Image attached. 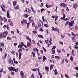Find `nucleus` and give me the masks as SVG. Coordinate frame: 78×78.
I'll return each instance as SVG.
<instances>
[{"instance_id": "25", "label": "nucleus", "mask_w": 78, "mask_h": 78, "mask_svg": "<svg viewBox=\"0 0 78 78\" xmlns=\"http://www.w3.org/2000/svg\"><path fill=\"white\" fill-rule=\"evenodd\" d=\"M13 5L14 6H16V1H14L13 2Z\"/></svg>"}, {"instance_id": "15", "label": "nucleus", "mask_w": 78, "mask_h": 78, "mask_svg": "<svg viewBox=\"0 0 78 78\" xmlns=\"http://www.w3.org/2000/svg\"><path fill=\"white\" fill-rule=\"evenodd\" d=\"M38 37H40V38H44V37L42 35H39L38 36Z\"/></svg>"}, {"instance_id": "29", "label": "nucleus", "mask_w": 78, "mask_h": 78, "mask_svg": "<svg viewBox=\"0 0 78 78\" xmlns=\"http://www.w3.org/2000/svg\"><path fill=\"white\" fill-rule=\"evenodd\" d=\"M23 21L24 23H25V24H27V22L26 20H25L24 19H23Z\"/></svg>"}, {"instance_id": "32", "label": "nucleus", "mask_w": 78, "mask_h": 78, "mask_svg": "<svg viewBox=\"0 0 78 78\" xmlns=\"http://www.w3.org/2000/svg\"><path fill=\"white\" fill-rule=\"evenodd\" d=\"M65 61L66 63L69 62V60L67 58H65Z\"/></svg>"}, {"instance_id": "44", "label": "nucleus", "mask_w": 78, "mask_h": 78, "mask_svg": "<svg viewBox=\"0 0 78 78\" xmlns=\"http://www.w3.org/2000/svg\"><path fill=\"white\" fill-rule=\"evenodd\" d=\"M40 6H41V7H42V6H44V4H43V3H41V5H40Z\"/></svg>"}, {"instance_id": "27", "label": "nucleus", "mask_w": 78, "mask_h": 78, "mask_svg": "<svg viewBox=\"0 0 78 78\" xmlns=\"http://www.w3.org/2000/svg\"><path fill=\"white\" fill-rule=\"evenodd\" d=\"M3 20H4V22H7V19H6V18H5V17H4Z\"/></svg>"}, {"instance_id": "59", "label": "nucleus", "mask_w": 78, "mask_h": 78, "mask_svg": "<svg viewBox=\"0 0 78 78\" xmlns=\"http://www.w3.org/2000/svg\"><path fill=\"white\" fill-rule=\"evenodd\" d=\"M8 22L9 23H10V22H12V21H11V19H9Z\"/></svg>"}, {"instance_id": "45", "label": "nucleus", "mask_w": 78, "mask_h": 78, "mask_svg": "<svg viewBox=\"0 0 78 78\" xmlns=\"http://www.w3.org/2000/svg\"><path fill=\"white\" fill-rule=\"evenodd\" d=\"M59 43L61 44L62 45H63V42L62 41H59Z\"/></svg>"}, {"instance_id": "49", "label": "nucleus", "mask_w": 78, "mask_h": 78, "mask_svg": "<svg viewBox=\"0 0 78 78\" xmlns=\"http://www.w3.org/2000/svg\"><path fill=\"white\" fill-rule=\"evenodd\" d=\"M53 30L58 31V33H59V30Z\"/></svg>"}, {"instance_id": "18", "label": "nucleus", "mask_w": 78, "mask_h": 78, "mask_svg": "<svg viewBox=\"0 0 78 78\" xmlns=\"http://www.w3.org/2000/svg\"><path fill=\"white\" fill-rule=\"evenodd\" d=\"M3 37H3V34L2 33L0 34V38H2Z\"/></svg>"}, {"instance_id": "14", "label": "nucleus", "mask_w": 78, "mask_h": 78, "mask_svg": "<svg viewBox=\"0 0 78 78\" xmlns=\"http://www.w3.org/2000/svg\"><path fill=\"white\" fill-rule=\"evenodd\" d=\"M37 70H38V75H42V74H41V73L39 72V68H37Z\"/></svg>"}, {"instance_id": "38", "label": "nucleus", "mask_w": 78, "mask_h": 78, "mask_svg": "<svg viewBox=\"0 0 78 78\" xmlns=\"http://www.w3.org/2000/svg\"><path fill=\"white\" fill-rule=\"evenodd\" d=\"M72 35L73 36H74V37H76V35H75V34L73 32H72Z\"/></svg>"}, {"instance_id": "17", "label": "nucleus", "mask_w": 78, "mask_h": 78, "mask_svg": "<svg viewBox=\"0 0 78 78\" xmlns=\"http://www.w3.org/2000/svg\"><path fill=\"white\" fill-rule=\"evenodd\" d=\"M54 72L55 75H56L58 74V72H57V70H56V69H55Z\"/></svg>"}, {"instance_id": "35", "label": "nucleus", "mask_w": 78, "mask_h": 78, "mask_svg": "<svg viewBox=\"0 0 78 78\" xmlns=\"http://www.w3.org/2000/svg\"><path fill=\"white\" fill-rule=\"evenodd\" d=\"M34 74L33 73L31 75V78H34Z\"/></svg>"}, {"instance_id": "37", "label": "nucleus", "mask_w": 78, "mask_h": 78, "mask_svg": "<svg viewBox=\"0 0 78 78\" xmlns=\"http://www.w3.org/2000/svg\"><path fill=\"white\" fill-rule=\"evenodd\" d=\"M45 43L48 44V39H47L46 40H45Z\"/></svg>"}, {"instance_id": "12", "label": "nucleus", "mask_w": 78, "mask_h": 78, "mask_svg": "<svg viewBox=\"0 0 78 78\" xmlns=\"http://www.w3.org/2000/svg\"><path fill=\"white\" fill-rule=\"evenodd\" d=\"M7 56V53H5V54L4 58L3 57H2V59H5V58H6Z\"/></svg>"}, {"instance_id": "13", "label": "nucleus", "mask_w": 78, "mask_h": 78, "mask_svg": "<svg viewBox=\"0 0 78 78\" xmlns=\"http://www.w3.org/2000/svg\"><path fill=\"white\" fill-rule=\"evenodd\" d=\"M3 18H2V16H0V21L2 22H3Z\"/></svg>"}, {"instance_id": "52", "label": "nucleus", "mask_w": 78, "mask_h": 78, "mask_svg": "<svg viewBox=\"0 0 78 78\" xmlns=\"http://www.w3.org/2000/svg\"><path fill=\"white\" fill-rule=\"evenodd\" d=\"M63 6H64V7H66V6H67V5L66 4H65V3H63Z\"/></svg>"}, {"instance_id": "64", "label": "nucleus", "mask_w": 78, "mask_h": 78, "mask_svg": "<svg viewBox=\"0 0 78 78\" xmlns=\"http://www.w3.org/2000/svg\"><path fill=\"white\" fill-rule=\"evenodd\" d=\"M76 70H78V67L76 66L75 67Z\"/></svg>"}, {"instance_id": "36", "label": "nucleus", "mask_w": 78, "mask_h": 78, "mask_svg": "<svg viewBox=\"0 0 78 78\" xmlns=\"http://www.w3.org/2000/svg\"><path fill=\"white\" fill-rule=\"evenodd\" d=\"M8 62H9V64H11V59L10 58L9 59V60Z\"/></svg>"}, {"instance_id": "40", "label": "nucleus", "mask_w": 78, "mask_h": 78, "mask_svg": "<svg viewBox=\"0 0 78 78\" xmlns=\"http://www.w3.org/2000/svg\"><path fill=\"white\" fill-rule=\"evenodd\" d=\"M52 53L53 54H55V50H52Z\"/></svg>"}, {"instance_id": "53", "label": "nucleus", "mask_w": 78, "mask_h": 78, "mask_svg": "<svg viewBox=\"0 0 78 78\" xmlns=\"http://www.w3.org/2000/svg\"><path fill=\"white\" fill-rule=\"evenodd\" d=\"M64 9H62V13H63V14H64Z\"/></svg>"}, {"instance_id": "11", "label": "nucleus", "mask_w": 78, "mask_h": 78, "mask_svg": "<svg viewBox=\"0 0 78 78\" xmlns=\"http://www.w3.org/2000/svg\"><path fill=\"white\" fill-rule=\"evenodd\" d=\"M3 28H7V30L9 29V27H8V26H6V25H4V26L3 27Z\"/></svg>"}, {"instance_id": "10", "label": "nucleus", "mask_w": 78, "mask_h": 78, "mask_svg": "<svg viewBox=\"0 0 78 78\" xmlns=\"http://www.w3.org/2000/svg\"><path fill=\"white\" fill-rule=\"evenodd\" d=\"M4 43L3 42L0 43V46L1 47H4Z\"/></svg>"}, {"instance_id": "30", "label": "nucleus", "mask_w": 78, "mask_h": 78, "mask_svg": "<svg viewBox=\"0 0 78 78\" xmlns=\"http://www.w3.org/2000/svg\"><path fill=\"white\" fill-rule=\"evenodd\" d=\"M11 53L12 55H15V54H16V52L14 51H12Z\"/></svg>"}, {"instance_id": "55", "label": "nucleus", "mask_w": 78, "mask_h": 78, "mask_svg": "<svg viewBox=\"0 0 78 78\" xmlns=\"http://www.w3.org/2000/svg\"><path fill=\"white\" fill-rule=\"evenodd\" d=\"M29 22H28L27 24V28H28V27H29Z\"/></svg>"}, {"instance_id": "22", "label": "nucleus", "mask_w": 78, "mask_h": 78, "mask_svg": "<svg viewBox=\"0 0 78 78\" xmlns=\"http://www.w3.org/2000/svg\"><path fill=\"white\" fill-rule=\"evenodd\" d=\"M55 59L57 58L58 59H60V57H59V56H55Z\"/></svg>"}, {"instance_id": "5", "label": "nucleus", "mask_w": 78, "mask_h": 78, "mask_svg": "<svg viewBox=\"0 0 78 78\" xmlns=\"http://www.w3.org/2000/svg\"><path fill=\"white\" fill-rule=\"evenodd\" d=\"M20 74L21 75V78H23V77H24V73H23V71H22L20 73Z\"/></svg>"}, {"instance_id": "19", "label": "nucleus", "mask_w": 78, "mask_h": 78, "mask_svg": "<svg viewBox=\"0 0 78 78\" xmlns=\"http://www.w3.org/2000/svg\"><path fill=\"white\" fill-rule=\"evenodd\" d=\"M46 70H47V71H48L49 69V67H48L47 66H46L45 68Z\"/></svg>"}, {"instance_id": "57", "label": "nucleus", "mask_w": 78, "mask_h": 78, "mask_svg": "<svg viewBox=\"0 0 78 78\" xmlns=\"http://www.w3.org/2000/svg\"><path fill=\"white\" fill-rule=\"evenodd\" d=\"M44 26L45 27H48V25L47 24H44Z\"/></svg>"}, {"instance_id": "7", "label": "nucleus", "mask_w": 78, "mask_h": 78, "mask_svg": "<svg viewBox=\"0 0 78 78\" xmlns=\"http://www.w3.org/2000/svg\"><path fill=\"white\" fill-rule=\"evenodd\" d=\"M73 7L74 9H76L77 8V5L75 3L73 5Z\"/></svg>"}, {"instance_id": "39", "label": "nucleus", "mask_w": 78, "mask_h": 78, "mask_svg": "<svg viewBox=\"0 0 78 78\" xmlns=\"http://www.w3.org/2000/svg\"><path fill=\"white\" fill-rule=\"evenodd\" d=\"M58 18V16H56V17L55 18V22H56V21Z\"/></svg>"}, {"instance_id": "34", "label": "nucleus", "mask_w": 78, "mask_h": 78, "mask_svg": "<svg viewBox=\"0 0 78 78\" xmlns=\"http://www.w3.org/2000/svg\"><path fill=\"white\" fill-rule=\"evenodd\" d=\"M7 40H11V38L9 37H8L7 38Z\"/></svg>"}, {"instance_id": "48", "label": "nucleus", "mask_w": 78, "mask_h": 78, "mask_svg": "<svg viewBox=\"0 0 78 78\" xmlns=\"http://www.w3.org/2000/svg\"><path fill=\"white\" fill-rule=\"evenodd\" d=\"M11 73L12 75H14V73L12 71L11 72Z\"/></svg>"}, {"instance_id": "47", "label": "nucleus", "mask_w": 78, "mask_h": 78, "mask_svg": "<svg viewBox=\"0 0 78 78\" xmlns=\"http://www.w3.org/2000/svg\"><path fill=\"white\" fill-rule=\"evenodd\" d=\"M15 8L16 9H19V6H16Z\"/></svg>"}, {"instance_id": "16", "label": "nucleus", "mask_w": 78, "mask_h": 78, "mask_svg": "<svg viewBox=\"0 0 78 78\" xmlns=\"http://www.w3.org/2000/svg\"><path fill=\"white\" fill-rule=\"evenodd\" d=\"M1 8L2 9V10L4 12H6V10H5V9L3 8V7H2V6L1 5H0Z\"/></svg>"}, {"instance_id": "46", "label": "nucleus", "mask_w": 78, "mask_h": 78, "mask_svg": "<svg viewBox=\"0 0 78 78\" xmlns=\"http://www.w3.org/2000/svg\"><path fill=\"white\" fill-rule=\"evenodd\" d=\"M27 10H28V12L30 13L31 12V11L30 9H29V8H27Z\"/></svg>"}, {"instance_id": "3", "label": "nucleus", "mask_w": 78, "mask_h": 78, "mask_svg": "<svg viewBox=\"0 0 78 78\" xmlns=\"http://www.w3.org/2000/svg\"><path fill=\"white\" fill-rule=\"evenodd\" d=\"M8 70H10V71H15V69L13 67H9L8 68Z\"/></svg>"}, {"instance_id": "42", "label": "nucleus", "mask_w": 78, "mask_h": 78, "mask_svg": "<svg viewBox=\"0 0 78 78\" xmlns=\"http://www.w3.org/2000/svg\"><path fill=\"white\" fill-rule=\"evenodd\" d=\"M32 54L33 56V57H34L35 56V54H34V52H33L32 53Z\"/></svg>"}, {"instance_id": "54", "label": "nucleus", "mask_w": 78, "mask_h": 78, "mask_svg": "<svg viewBox=\"0 0 78 78\" xmlns=\"http://www.w3.org/2000/svg\"><path fill=\"white\" fill-rule=\"evenodd\" d=\"M38 27H37V26H35V30H36L37 29H38Z\"/></svg>"}, {"instance_id": "1", "label": "nucleus", "mask_w": 78, "mask_h": 78, "mask_svg": "<svg viewBox=\"0 0 78 78\" xmlns=\"http://www.w3.org/2000/svg\"><path fill=\"white\" fill-rule=\"evenodd\" d=\"M21 49H19L18 50V51L19 52V59H21V56H22V53L20 52V51H22V50H21Z\"/></svg>"}, {"instance_id": "61", "label": "nucleus", "mask_w": 78, "mask_h": 78, "mask_svg": "<svg viewBox=\"0 0 78 78\" xmlns=\"http://www.w3.org/2000/svg\"><path fill=\"white\" fill-rule=\"evenodd\" d=\"M68 23H69V21H67L66 23V24H65V26H66V25H68Z\"/></svg>"}, {"instance_id": "23", "label": "nucleus", "mask_w": 78, "mask_h": 78, "mask_svg": "<svg viewBox=\"0 0 78 78\" xmlns=\"http://www.w3.org/2000/svg\"><path fill=\"white\" fill-rule=\"evenodd\" d=\"M43 62H44V61H45L46 60V58L45 56H44L43 57Z\"/></svg>"}, {"instance_id": "51", "label": "nucleus", "mask_w": 78, "mask_h": 78, "mask_svg": "<svg viewBox=\"0 0 78 78\" xmlns=\"http://www.w3.org/2000/svg\"><path fill=\"white\" fill-rule=\"evenodd\" d=\"M65 75L66 77V78H69V76L68 75L66 74V73H65Z\"/></svg>"}, {"instance_id": "24", "label": "nucleus", "mask_w": 78, "mask_h": 78, "mask_svg": "<svg viewBox=\"0 0 78 78\" xmlns=\"http://www.w3.org/2000/svg\"><path fill=\"white\" fill-rule=\"evenodd\" d=\"M13 61L14 63H15V64H18V62L15 60L14 58H13Z\"/></svg>"}, {"instance_id": "41", "label": "nucleus", "mask_w": 78, "mask_h": 78, "mask_svg": "<svg viewBox=\"0 0 78 78\" xmlns=\"http://www.w3.org/2000/svg\"><path fill=\"white\" fill-rule=\"evenodd\" d=\"M70 59L71 61H73V57H72V56L71 57Z\"/></svg>"}, {"instance_id": "21", "label": "nucleus", "mask_w": 78, "mask_h": 78, "mask_svg": "<svg viewBox=\"0 0 78 78\" xmlns=\"http://www.w3.org/2000/svg\"><path fill=\"white\" fill-rule=\"evenodd\" d=\"M32 71H33L34 72H36V71H37V68H34L32 69Z\"/></svg>"}, {"instance_id": "33", "label": "nucleus", "mask_w": 78, "mask_h": 78, "mask_svg": "<svg viewBox=\"0 0 78 78\" xmlns=\"http://www.w3.org/2000/svg\"><path fill=\"white\" fill-rule=\"evenodd\" d=\"M53 65H51V66H50V70H51V69H53Z\"/></svg>"}, {"instance_id": "28", "label": "nucleus", "mask_w": 78, "mask_h": 78, "mask_svg": "<svg viewBox=\"0 0 78 78\" xmlns=\"http://www.w3.org/2000/svg\"><path fill=\"white\" fill-rule=\"evenodd\" d=\"M64 59H63L62 60V62L61 63V64H64Z\"/></svg>"}, {"instance_id": "31", "label": "nucleus", "mask_w": 78, "mask_h": 78, "mask_svg": "<svg viewBox=\"0 0 78 78\" xmlns=\"http://www.w3.org/2000/svg\"><path fill=\"white\" fill-rule=\"evenodd\" d=\"M22 47H23L22 45L21 44H20L18 46V48H22Z\"/></svg>"}, {"instance_id": "63", "label": "nucleus", "mask_w": 78, "mask_h": 78, "mask_svg": "<svg viewBox=\"0 0 78 78\" xmlns=\"http://www.w3.org/2000/svg\"><path fill=\"white\" fill-rule=\"evenodd\" d=\"M67 11H69V8L68 7H67L66 8Z\"/></svg>"}, {"instance_id": "8", "label": "nucleus", "mask_w": 78, "mask_h": 78, "mask_svg": "<svg viewBox=\"0 0 78 78\" xmlns=\"http://www.w3.org/2000/svg\"><path fill=\"white\" fill-rule=\"evenodd\" d=\"M31 44L29 42H27V45L28 47H30V46H31Z\"/></svg>"}, {"instance_id": "43", "label": "nucleus", "mask_w": 78, "mask_h": 78, "mask_svg": "<svg viewBox=\"0 0 78 78\" xmlns=\"http://www.w3.org/2000/svg\"><path fill=\"white\" fill-rule=\"evenodd\" d=\"M32 32L34 34H36V33H37V32L36 31L34 30L32 31Z\"/></svg>"}, {"instance_id": "50", "label": "nucleus", "mask_w": 78, "mask_h": 78, "mask_svg": "<svg viewBox=\"0 0 78 78\" xmlns=\"http://www.w3.org/2000/svg\"><path fill=\"white\" fill-rule=\"evenodd\" d=\"M9 23L10 25H11L12 26L13 24L12 23V21L10 22Z\"/></svg>"}, {"instance_id": "60", "label": "nucleus", "mask_w": 78, "mask_h": 78, "mask_svg": "<svg viewBox=\"0 0 78 78\" xmlns=\"http://www.w3.org/2000/svg\"><path fill=\"white\" fill-rule=\"evenodd\" d=\"M45 9H41V11H45Z\"/></svg>"}, {"instance_id": "26", "label": "nucleus", "mask_w": 78, "mask_h": 78, "mask_svg": "<svg viewBox=\"0 0 78 78\" xmlns=\"http://www.w3.org/2000/svg\"><path fill=\"white\" fill-rule=\"evenodd\" d=\"M34 25H35V24H34V21H33L32 24V27H34Z\"/></svg>"}, {"instance_id": "58", "label": "nucleus", "mask_w": 78, "mask_h": 78, "mask_svg": "<svg viewBox=\"0 0 78 78\" xmlns=\"http://www.w3.org/2000/svg\"><path fill=\"white\" fill-rule=\"evenodd\" d=\"M46 8H49V6L47 5V4H46Z\"/></svg>"}, {"instance_id": "9", "label": "nucleus", "mask_w": 78, "mask_h": 78, "mask_svg": "<svg viewBox=\"0 0 78 78\" xmlns=\"http://www.w3.org/2000/svg\"><path fill=\"white\" fill-rule=\"evenodd\" d=\"M7 18H10V16H9V11H7Z\"/></svg>"}, {"instance_id": "20", "label": "nucleus", "mask_w": 78, "mask_h": 78, "mask_svg": "<svg viewBox=\"0 0 78 78\" xmlns=\"http://www.w3.org/2000/svg\"><path fill=\"white\" fill-rule=\"evenodd\" d=\"M29 16V15H27L26 14H25L24 15V17H25V18H27V17H28Z\"/></svg>"}, {"instance_id": "6", "label": "nucleus", "mask_w": 78, "mask_h": 78, "mask_svg": "<svg viewBox=\"0 0 78 78\" xmlns=\"http://www.w3.org/2000/svg\"><path fill=\"white\" fill-rule=\"evenodd\" d=\"M63 17H62L60 19L62 20H64V19L66 18V15H65L64 13L63 14Z\"/></svg>"}, {"instance_id": "62", "label": "nucleus", "mask_w": 78, "mask_h": 78, "mask_svg": "<svg viewBox=\"0 0 78 78\" xmlns=\"http://www.w3.org/2000/svg\"><path fill=\"white\" fill-rule=\"evenodd\" d=\"M18 70V69H15V72H17Z\"/></svg>"}, {"instance_id": "2", "label": "nucleus", "mask_w": 78, "mask_h": 78, "mask_svg": "<svg viewBox=\"0 0 78 78\" xmlns=\"http://www.w3.org/2000/svg\"><path fill=\"white\" fill-rule=\"evenodd\" d=\"M3 37H6V35L8 34V32L6 31H4L3 33Z\"/></svg>"}, {"instance_id": "4", "label": "nucleus", "mask_w": 78, "mask_h": 78, "mask_svg": "<svg viewBox=\"0 0 78 78\" xmlns=\"http://www.w3.org/2000/svg\"><path fill=\"white\" fill-rule=\"evenodd\" d=\"M73 23H74V21H72L71 22H70L69 23V27H71L73 25Z\"/></svg>"}, {"instance_id": "56", "label": "nucleus", "mask_w": 78, "mask_h": 78, "mask_svg": "<svg viewBox=\"0 0 78 78\" xmlns=\"http://www.w3.org/2000/svg\"><path fill=\"white\" fill-rule=\"evenodd\" d=\"M55 48H56V47L55 46H53L51 49V50H53V49H55Z\"/></svg>"}]
</instances>
